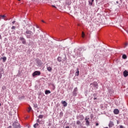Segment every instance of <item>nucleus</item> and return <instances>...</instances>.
<instances>
[{"label": "nucleus", "mask_w": 128, "mask_h": 128, "mask_svg": "<svg viewBox=\"0 0 128 128\" xmlns=\"http://www.w3.org/2000/svg\"><path fill=\"white\" fill-rule=\"evenodd\" d=\"M62 104L64 105V106H68V102L66 101H62Z\"/></svg>", "instance_id": "nucleus-11"}, {"label": "nucleus", "mask_w": 128, "mask_h": 128, "mask_svg": "<svg viewBox=\"0 0 128 128\" xmlns=\"http://www.w3.org/2000/svg\"><path fill=\"white\" fill-rule=\"evenodd\" d=\"M116 2V4H118V1Z\"/></svg>", "instance_id": "nucleus-43"}, {"label": "nucleus", "mask_w": 128, "mask_h": 128, "mask_svg": "<svg viewBox=\"0 0 128 128\" xmlns=\"http://www.w3.org/2000/svg\"><path fill=\"white\" fill-rule=\"evenodd\" d=\"M2 106V104L0 103V106Z\"/></svg>", "instance_id": "nucleus-44"}, {"label": "nucleus", "mask_w": 128, "mask_h": 128, "mask_svg": "<svg viewBox=\"0 0 128 128\" xmlns=\"http://www.w3.org/2000/svg\"><path fill=\"white\" fill-rule=\"evenodd\" d=\"M16 112L14 110L13 111H10L9 112V114H10V116H14V114H16Z\"/></svg>", "instance_id": "nucleus-9"}, {"label": "nucleus", "mask_w": 128, "mask_h": 128, "mask_svg": "<svg viewBox=\"0 0 128 128\" xmlns=\"http://www.w3.org/2000/svg\"><path fill=\"white\" fill-rule=\"evenodd\" d=\"M12 126L14 128H20V124L18 122H14L12 124Z\"/></svg>", "instance_id": "nucleus-3"}, {"label": "nucleus", "mask_w": 128, "mask_h": 128, "mask_svg": "<svg viewBox=\"0 0 128 128\" xmlns=\"http://www.w3.org/2000/svg\"><path fill=\"white\" fill-rule=\"evenodd\" d=\"M36 122H39V124H40V119H38L36 120Z\"/></svg>", "instance_id": "nucleus-29"}, {"label": "nucleus", "mask_w": 128, "mask_h": 128, "mask_svg": "<svg viewBox=\"0 0 128 128\" xmlns=\"http://www.w3.org/2000/svg\"><path fill=\"white\" fill-rule=\"evenodd\" d=\"M20 40H22L23 44H26V39H24V37H20Z\"/></svg>", "instance_id": "nucleus-5"}, {"label": "nucleus", "mask_w": 128, "mask_h": 128, "mask_svg": "<svg viewBox=\"0 0 128 128\" xmlns=\"http://www.w3.org/2000/svg\"><path fill=\"white\" fill-rule=\"evenodd\" d=\"M82 38H84V32H82Z\"/></svg>", "instance_id": "nucleus-27"}, {"label": "nucleus", "mask_w": 128, "mask_h": 128, "mask_svg": "<svg viewBox=\"0 0 128 128\" xmlns=\"http://www.w3.org/2000/svg\"><path fill=\"white\" fill-rule=\"evenodd\" d=\"M2 74H0V80L2 78Z\"/></svg>", "instance_id": "nucleus-31"}, {"label": "nucleus", "mask_w": 128, "mask_h": 128, "mask_svg": "<svg viewBox=\"0 0 128 128\" xmlns=\"http://www.w3.org/2000/svg\"><path fill=\"white\" fill-rule=\"evenodd\" d=\"M88 120H90V118H86L85 120L86 121V125L90 126V121H88Z\"/></svg>", "instance_id": "nucleus-10"}, {"label": "nucleus", "mask_w": 128, "mask_h": 128, "mask_svg": "<svg viewBox=\"0 0 128 128\" xmlns=\"http://www.w3.org/2000/svg\"><path fill=\"white\" fill-rule=\"evenodd\" d=\"M38 62H42V60H39Z\"/></svg>", "instance_id": "nucleus-42"}, {"label": "nucleus", "mask_w": 128, "mask_h": 128, "mask_svg": "<svg viewBox=\"0 0 128 128\" xmlns=\"http://www.w3.org/2000/svg\"><path fill=\"white\" fill-rule=\"evenodd\" d=\"M12 24H16V20H14L12 22Z\"/></svg>", "instance_id": "nucleus-32"}, {"label": "nucleus", "mask_w": 128, "mask_h": 128, "mask_svg": "<svg viewBox=\"0 0 128 128\" xmlns=\"http://www.w3.org/2000/svg\"><path fill=\"white\" fill-rule=\"evenodd\" d=\"M78 74H80V71H78V69H77V72H76V76H78Z\"/></svg>", "instance_id": "nucleus-16"}, {"label": "nucleus", "mask_w": 128, "mask_h": 128, "mask_svg": "<svg viewBox=\"0 0 128 128\" xmlns=\"http://www.w3.org/2000/svg\"><path fill=\"white\" fill-rule=\"evenodd\" d=\"M52 8H56V7L54 5H52Z\"/></svg>", "instance_id": "nucleus-34"}, {"label": "nucleus", "mask_w": 128, "mask_h": 128, "mask_svg": "<svg viewBox=\"0 0 128 128\" xmlns=\"http://www.w3.org/2000/svg\"><path fill=\"white\" fill-rule=\"evenodd\" d=\"M114 126V122L110 121L108 124L109 128H112V126Z\"/></svg>", "instance_id": "nucleus-7"}, {"label": "nucleus", "mask_w": 128, "mask_h": 128, "mask_svg": "<svg viewBox=\"0 0 128 128\" xmlns=\"http://www.w3.org/2000/svg\"><path fill=\"white\" fill-rule=\"evenodd\" d=\"M105 128H108V127H106Z\"/></svg>", "instance_id": "nucleus-46"}, {"label": "nucleus", "mask_w": 128, "mask_h": 128, "mask_svg": "<svg viewBox=\"0 0 128 128\" xmlns=\"http://www.w3.org/2000/svg\"><path fill=\"white\" fill-rule=\"evenodd\" d=\"M38 118H44V115H40L38 116Z\"/></svg>", "instance_id": "nucleus-20"}, {"label": "nucleus", "mask_w": 128, "mask_h": 128, "mask_svg": "<svg viewBox=\"0 0 128 128\" xmlns=\"http://www.w3.org/2000/svg\"><path fill=\"white\" fill-rule=\"evenodd\" d=\"M66 128H70V126H67L66 127Z\"/></svg>", "instance_id": "nucleus-41"}, {"label": "nucleus", "mask_w": 128, "mask_h": 128, "mask_svg": "<svg viewBox=\"0 0 128 128\" xmlns=\"http://www.w3.org/2000/svg\"><path fill=\"white\" fill-rule=\"evenodd\" d=\"M24 34L27 38H30L31 36L33 34V33L32 31L30 30H26V32H24Z\"/></svg>", "instance_id": "nucleus-1"}, {"label": "nucleus", "mask_w": 128, "mask_h": 128, "mask_svg": "<svg viewBox=\"0 0 128 128\" xmlns=\"http://www.w3.org/2000/svg\"><path fill=\"white\" fill-rule=\"evenodd\" d=\"M123 74H124V78H126V76H128V72L126 70H124L123 72Z\"/></svg>", "instance_id": "nucleus-8"}, {"label": "nucleus", "mask_w": 128, "mask_h": 128, "mask_svg": "<svg viewBox=\"0 0 128 128\" xmlns=\"http://www.w3.org/2000/svg\"><path fill=\"white\" fill-rule=\"evenodd\" d=\"M2 16V18H3V20H8V19H6V16L3 15V16Z\"/></svg>", "instance_id": "nucleus-15"}, {"label": "nucleus", "mask_w": 128, "mask_h": 128, "mask_svg": "<svg viewBox=\"0 0 128 128\" xmlns=\"http://www.w3.org/2000/svg\"><path fill=\"white\" fill-rule=\"evenodd\" d=\"M42 22H44V20H42Z\"/></svg>", "instance_id": "nucleus-45"}, {"label": "nucleus", "mask_w": 128, "mask_h": 128, "mask_svg": "<svg viewBox=\"0 0 128 128\" xmlns=\"http://www.w3.org/2000/svg\"><path fill=\"white\" fill-rule=\"evenodd\" d=\"M8 128H12V126H9Z\"/></svg>", "instance_id": "nucleus-40"}, {"label": "nucleus", "mask_w": 128, "mask_h": 128, "mask_svg": "<svg viewBox=\"0 0 128 128\" xmlns=\"http://www.w3.org/2000/svg\"><path fill=\"white\" fill-rule=\"evenodd\" d=\"M94 2V0H88L89 4L92 6V3Z\"/></svg>", "instance_id": "nucleus-12"}, {"label": "nucleus", "mask_w": 128, "mask_h": 128, "mask_svg": "<svg viewBox=\"0 0 128 128\" xmlns=\"http://www.w3.org/2000/svg\"><path fill=\"white\" fill-rule=\"evenodd\" d=\"M0 40H2V35H0Z\"/></svg>", "instance_id": "nucleus-39"}, {"label": "nucleus", "mask_w": 128, "mask_h": 128, "mask_svg": "<svg viewBox=\"0 0 128 128\" xmlns=\"http://www.w3.org/2000/svg\"><path fill=\"white\" fill-rule=\"evenodd\" d=\"M2 60H3L4 62L5 60H6V57L3 58Z\"/></svg>", "instance_id": "nucleus-25"}, {"label": "nucleus", "mask_w": 128, "mask_h": 128, "mask_svg": "<svg viewBox=\"0 0 128 128\" xmlns=\"http://www.w3.org/2000/svg\"><path fill=\"white\" fill-rule=\"evenodd\" d=\"M125 45H126V46H128V42H126V43L125 44Z\"/></svg>", "instance_id": "nucleus-38"}, {"label": "nucleus", "mask_w": 128, "mask_h": 128, "mask_svg": "<svg viewBox=\"0 0 128 128\" xmlns=\"http://www.w3.org/2000/svg\"><path fill=\"white\" fill-rule=\"evenodd\" d=\"M74 92H78V88H76L74 89Z\"/></svg>", "instance_id": "nucleus-30"}, {"label": "nucleus", "mask_w": 128, "mask_h": 128, "mask_svg": "<svg viewBox=\"0 0 128 128\" xmlns=\"http://www.w3.org/2000/svg\"><path fill=\"white\" fill-rule=\"evenodd\" d=\"M40 122V124H44V120H41Z\"/></svg>", "instance_id": "nucleus-24"}, {"label": "nucleus", "mask_w": 128, "mask_h": 128, "mask_svg": "<svg viewBox=\"0 0 128 128\" xmlns=\"http://www.w3.org/2000/svg\"><path fill=\"white\" fill-rule=\"evenodd\" d=\"M80 124H81L80 121V120L76 121V124L80 125Z\"/></svg>", "instance_id": "nucleus-21"}, {"label": "nucleus", "mask_w": 128, "mask_h": 128, "mask_svg": "<svg viewBox=\"0 0 128 128\" xmlns=\"http://www.w3.org/2000/svg\"><path fill=\"white\" fill-rule=\"evenodd\" d=\"M32 76L34 77L36 76H40V72L35 71L32 74Z\"/></svg>", "instance_id": "nucleus-4"}, {"label": "nucleus", "mask_w": 128, "mask_h": 128, "mask_svg": "<svg viewBox=\"0 0 128 128\" xmlns=\"http://www.w3.org/2000/svg\"><path fill=\"white\" fill-rule=\"evenodd\" d=\"M120 128H124V126L121 125L120 126Z\"/></svg>", "instance_id": "nucleus-33"}, {"label": "nucleus", "mask_w": 128, "mask_h": 128, "mask_svg": "<svg viewBox=\"0 0 128 128\" xmlns=\"http://www.w3.org/2000/svg\"><path fill=\"white\" fill-rule=\"evenodd\" d=\"M114 114H120V110L118 109H115L114 110Z\"/></svg>", "instance_id": "nucleus-6"}, {"label": "nucleus", "mask_w": 128, "mask_h": 128, "mask_svg": "<svg viewBox=\"0 0 128 128\" xmlns=\"http://www.w3.org/2000/svg\"><path fill=\"white\" fill-rule=\"evenodd\" d=\"M98 126V123H96V126Z\"/></svg>", "instance_id": "nucleus-36"}, {"label": "nucleus", "mask_w": 128, "mask_h": 128, "mask_svg": "<svg viewBox=\"0 0 128 128\" xmlns=\"http://www.w3.org/2000/svg\"><path fill=\"white\" fill-rule=\"evenodd\" d=\"M47 70H48V72H50L52 70V67L50 66H47Z\"/></svg>", "instance_id": "nucleus-13"}, {"label": "nucleus", "mask_w": 128, "mask_h": 128, "mask_svg": "<svg viewBox=\"0 0 128 128\" xmlns=\"http://www.w3.org/2000/svg\"><path fill=\"white\" fill-rule=\"evenodd\" d=\"M93 96H96V94H93Z\"/></svg>", "instance_id": "nucleus-35"}, {"label": "nucleus", "mask_w": 128, "mask_h": 128, "mask_svg": "<svg viewBox=\"0 0 128 128\" xmlns=\"http://www.w3.org/2000/svg\"><path fill=\"white\" fill-rule=\"evenodd\" d=\"M30 110H32V107H30H30L28 108V112H30Z\"/></svg>", "instance_id": "nucleus-23"}, {"label": "nucleus", "mask_w": 128, "mask_h": 128, "mask_svg": "<svg viewBox=\"0 0 128 128\" xmlns=\"http://www.w3.org/2000/svg\"><path fill=\"white\" fill-rule=\"evenodd\" d=\"M2 90H6V86H2Z\"/></svg>", "instance_id": "nucleus-22"}, {"label": "nucleus", "mask_w": 128, "mask_h": 128, "mask_svg": "<svg viewBox=\"0 0 128 128\" xmlns=\"http://www.w3.org/2000/svg\"><path fill=\"white\" fill-rule=\"evenodd\" d=\"M12 30H16V26H12Z\"/></svg>", "instance_id": "nucleus-28"}, {"label": "nucleus", "mask_w": 128, "mask_h": 128, "mask_svg": "<svg viewBox=\"0 0 128 128\" xmlns=\"http://www.w3.org/2000/svg\"><path fill=\"white\" fill-rule=\"evenodd\" d=\"M117 122H118V121H117Z\"/></svg>", "instance_id": "nucleus-47"}, {"label": "nucleus", "mask_w": 128, "mask_h": 128, "mask_svg": "<svg viewBox=\"0 0 128 128\" xmlns=\"http://www.w3.org/2000/svg\"><path fill=\"white\" fill-rule=\"evenodd\" d=\"M50 94V90H46L45 91V94Z\"/></svg>", "instance_id": "nucleus-14"}, {"label": "nucleus", "mask_w": 128, "mask_h": 128, "mask_svg": "<svg viewBox=\"0 0 128 128\" xmlns=\"http://www.w3.org/2000/svg\"><path fill=\"white\" fill-rule=\"evenodd\" d=\"M18 0V2H20V0Z\"/></svg>", "instance_id": "nucleus-48"}, {"label": "nucleus", "mask_w": 128, "mask_h": 128, "mask_svg": "<svg viewBox=\"0 0 128 128\" xmlns=\"http://www.w3.org/2000/svg\"><path fill=\"white\" fill-rule=\"evenodd\" d=\"M90 86H92L93 90H98V82H94L90 84Z\"/></svg>", "instance_id": "nucleus-2"}, {"label": "nucleus", "mask_w": 128, "mask_h": 128, "mask_svg": "<svg viewBox=\"0 0 128 128\" xmlns=\"http://www.w3.org/2000/svg\"><path fill=\"white\" fill-rule=\"evenodd\" d=\"M122 58H124V60H126V58H128V57L126 56V54H123Z\"/></svg>", "instance_id": "nucleus-18"}, {"label": "nucleus", "mask_w": 128, "mask_h": 128, "mask_svg": "<svg viewBox=\"0 0 128 128\" xmlns=\"http://www.w3.org/2000/svg\"><path fill=\"white\" fill-rule=\"evenodd\" d=\"M58 62H62V58H60V56L58 57L57 58Z\"/></svg>", "instance_id": "nucleus-17"}, {"label": "nucleus", "mask_w": 128, "mask_h": 128, "mask_svg": "<svg viewBox=\"0 0 128 128\" xmlns=\"http://www.w3.org/2000/svg\"><path fill=\"white\" fill-rule=\"evenodd\" d=\"M38 126V124L36 123V124H35L34 125V128H36V126Z\"/></svg>", "instance_id": "nucleus-19"}, {"label": "nucleus", "mask_w": 128, "mask_h": 128, "mask_svg": "<svg viewBox=\"0 0 128 128\" xmlns=\"http://www.w3.org/2000/svg\"><path fill=\"white\" fill-rule=\"evenodd\" d=\"M62 114H64L62 113V112H60V116H62Z\"/></svg>", "instance_id": "nucleus-26"}, {"label": "nucleus", "mask_w": 128, "mask_h": 128, "mask_svg": "<svg viewBox=\"0 0 128 128\" xmlns=\"http://www.w3.org/2000/svg\"><path fill=\"white\" fill-rule=\"evenodd\" d=\"M96 99H97L96 98H94V100H96Z\"/></svg>", "instance_id": "nucleus-37"}]
</instances>
